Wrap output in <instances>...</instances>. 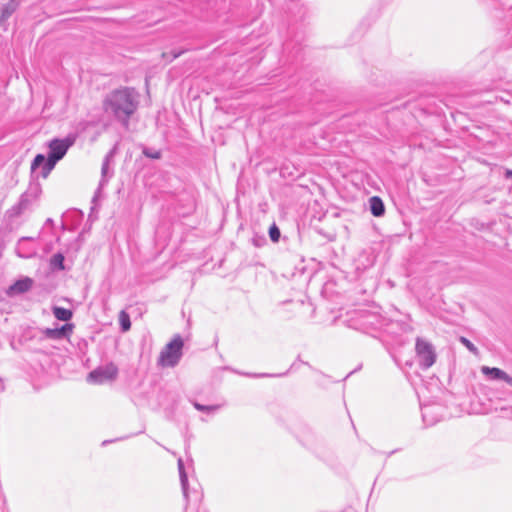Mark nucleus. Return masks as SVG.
Listing matches in <instances>:
<instances>
[{"label": "nucleus", "instance_id": "f257e3e1", "mask_svg": "<svg viewBox=\"0 0 512 512\" xmlns=\"http://www.w3.org/2000/svg\"><path fill=\"white\" fill-rule=\"evenodd\" d=\"M104 109L127 127L130 116L138 107V94L134 89L123 88L109 93L104 100Z\"/></svg>", "mask_w": 512, "mask_h": 512}, {"label": "nucleus", "instance_id": "f03ea898", "mask_svg": "<svg viewBox=\"0 0 512 512\" xmlns=\"http://www.w3.org/2000/svg\"><path fill=\"white\" fill-rule=\"evenodd\" d=\"M76 137L68 135L63 139L54 138L48 143V155L37 154L31 164V170L36 171L41 168V176L46 178L54 169L56 163L67 153L68 149L75 143Z\"/></svg>", "mask_w": 512, "mask_h": 512}, {"label": "nucleus", "instance_id": "7ed1b4c3", "mask_svg": "<svg viewBox=\"0 0 512 512\" xmlns=\"http://www.w3.org/2000/svg\"><path fill=\"white\" fill-rule=\"evenodd\" d=\"M183 340L180 335L174 338L161 350L158 364L163 367L176 366L182 357Z\"/></svg>", "mask_w": 512, "mask_h": 512}, {"label": "nucleus", "instance_id": "20e7f679", "mask_svg": "<svg viewBox=\"0 0 512 512\" xmlns=\"http://www.w3.org/2000/svg\"><path fill=\"white\" fill-rule=\"evenodd\" d=\"M416 356L422 369L430 368L436 361L434 346L427 340L417 337L415 343Z\"/></svg>", "mask_w": 512, "mask_h": 512}, {"label": "nucleus", "instance_id": "39448f33", "mask_svg": "<svg viewBox=\"0 0 512 512\" xmlns=\"http://www.w3.org/2000/svg\"><path fill=\"white\" fill-rule=\"evenodd\" d=\"M117 375V366L114 363H108L92 370L87 376V381L91 384H104L115 380Z\"/></svg>", "mask_w": 512, "mask_h": 512}, {"label": "nucleus", "instance_id": "423d86ee", "mask_svg": "<svg viewBox=\"0 0 512 512\" xmlns=\"http://www.w3.org/2000/svg\"><path fill=\"white\" fill-rule=\"evenodd\" d=\"M74 329V325L71 323H67L61 327L56 328H45L42 330V334L52 340H60L64 338H68Z\"/></svg>", "mask_w": 512, "mask_h": 512}, {"label": "nucleus", "instance_id": "0eeeda50", "mask_svg": "<svg viewBox=\"0 0 512 512\" xmlns=\"http://www.w3.org/2000/svg\"><path fill=\"white\" fill-rule=\"evenodd\" d=\"M31 238L23 237L21 238L15 248V252L17 256L21 258H30L36 254V249L30 245Z\"/></svg>", "mask_w": 512, "mask_h": 512}, {"label": "nucleus", "instance_id": "6e6552de", "mask_svg": "<svg viewBox=\"0 0 512 512\" xmlns=\"http://www.w3.org/2000/svg\"><path fill=\"white\" fill-rule=\"evenodd\" d=\"M33 286V280L29 277H25L17 280L14 284H12L8 290L7 294L9 296H14L18 294H23L28 292Z\"/></svg>", "mask_w": 512, "mask_h": 512}, {"label": "nucleus", "instance_id": "1a4fd4ad", "mask_svg": "<svg viewBox=\"0 0 512 512\" xmlns=\"http://www.w3.org/2000/svg\"><path fill=\"white\" fill-rule=\"evenodd\" d=\"M440 410L438 405H424L422 407V418L423 421L427 425H433L439 420V414L437 413Z\"/></svg>", "mask_w": 512, "mask_h": 512}, {"label": "nucleus", "instance_id": "9d476101", "mask_svg": "<svg viewBox=\"0 0 512 512\" xmlns=\"http://www.w3.org/2000/svg\"><path fill=\"white\" fill-rule=\"evenodd\" d=\"M177 465H178V471H179V477H180L183 495H184L185 499L188 500V477L185 472L184 463H183L182 458L178 459Z\"/></svg>", "mask_w": 512, "mask_h": 512}, {"label": "nucleus", "instance_id": "9b49d317", "mask_svg": "<svg viewBox=\"0 0 512 512\" xmlns=\"http://www.w3.org/2000/svg\"><path fill=\"white\" fill-rule=\"evenodd\" d=\"M370 210H371V213L375 217L382 216L384 214V212H385V207H384L383 201L379 197H377V196L371 197V199H370Z\"/></svg>", "mask_w": 512, "mask_h": 512}, {"label": "nucleus", "instance_id": "f8f14e48", "mask_svg": "<svg viewBox=\"0 0 512 512\" xmlns=\"http://www.w3.org/2000/svg\"><path fill=\"white\" fill-rule=\"evenodd\" d=\"M481 371L483 374L489 376L491 379L494 380H504V377H506V372L496 367L490 368L487 366H483L481 368Z\"/></svg>", "mask_w": 512, "mask_h": 512}, {"label": "nucleus", "instance_id": "ddd939ff", "mask_svg": "<svg viewBox=\"0 0 512 512\" xmlns=\"http://www.w3.org/2000/svg\"><path fill=\"white\" fill-rule=\"evenodd\" d=\"M52 311H53L54 317L60 321H69L73 316V313L71 310L63 308V307L55 306V307H53Z\"/></svg>", "mask_w": 512, "mask_h": 512}, {"label": "nucleus", "instance_id": "4468645a", "mask_svg": "<svg viewBox=\"0 0 512 512\" xmlns=\"http://www.w3.org/2000/svg\"><path fill=\"white\" fill-rule=\"evenodd\" d=\"M53 270H64V256L61 253L54 254L50 259Z\"/></svg>", "mask_w": 512, "mask_h": 512}, {"label": "nucleus", "instance_id": "2eb2a0df", "mask_svg": "<svg viewBox=\"0 0 512 512\" xmlns=\"http://www.w3.org/2000/svg\"><path fill=\"white\" fill-rule=\"evenodd\" d=\"M113 155H114V150H111L104 158V161L102 163V167H101V174H102V180H101V184H103L104 182H106L105 180V177L107 175V171H108V166L110 164V161L112 160L113 158Z\"/></svg>", "mask_w": 512, "mask_h": 512}, {"label": "nucleus", "instance_id": "dca6fc26", "mask_svg": "<svg viewBox=\"0 0 512 512\" xmlns=\"http://www.w3.org/2000/svg\"><path fill=\"white\" fill-rule=\"evenodd\" d=\"M193 406L198 411L206 412V413H212V412H215V411H217V410H219L221 408V405H202V404H200L198 402H194Z\"/></svg>", "mask_w": 512, "mask_h": 512}, {"label": "nucleus", "instance_id": "f3484780", "mask_svg": "<svg viewBox=\"0 0 512 512\" xmlns=\"http://www.w3.org/2000/svg\"><path fill=\"white\" fill-rule=\"evenodd\" d=\"M119 320L122 331H128L131 327L129 315L125 311H121L119 315Z\"/></svg>", "mask_w": 512, "mask_h": 512}, {"label": "nucleus", "instance_id": "a211bd4d", "mask_svg": "<svg viewBox=\"0 0 512 512\" xmlns=\"http://www.w3.org/2000/svg\"><path fill=\"white\" fill-rule=\"evenodd\" d=\"M269 236L271 238V240L273 242H277L280 238V230L279 228L273 224L270 228H269Z\"/></svg>", "mask_w": 512, "mask_h": 512}, {"label": "nucleus", "instance_id": "6ab92c4d", "mask_svg": "<svg viewBox=\"0 0 512 512\" xmlns=\"http://www.w3.org/2000/svg\"><path fill=\"white\" fill-rule=\"evenodd\" d=\"M460 341L470 352L475 353V354L477 353L476 346L470 340H468L465 337H461Z\"/></svg>", "mask_w": 512, "mask_h": 512}, {"label": "nucleus", "instance_id": "aec40b11", "mask_svg": "<svg viewBox=\"0 0 512 512\" xmlns=\"http://www.w3.org/2000/svg\"><path fill=\"white\" fill-rule=\"evenodd\" d=\"M247 376H251V377H280V376H283L284 374H246Z\"/></svg>", "mask_w": 512, "mask_h": 512}, {"label": "nucleus", "instance_id": "412c9836", "mask_svg": "<svg viewBox=\"0 0 512 512\" xmlns=\"http://www.w3.org/2000/svg\"><path fill=\"white\" fill-rule=\"evenodd\" d=\"M183 53H184V50H179V51H175V50H173V51L171 52V58H170V60H173V59L178 58V57H179L180 55H182Z\"/></svg>", "mask_w": 512, "mask_h": 512}, {"label": "nucleus", "instance_id": "4be33fe9", "mask_svg": "<svg viewBox=\"0 0 512 512\" xmlns=\"http://www.w3.org/2000/svg\"><path fill=\"white\" fill-rule=\"evenodd\" d=\"M144 154H145L146 156H148V157H150V158H154V159H157V158H159V157H160V154H159L158 152H156L155 154H154V153L149 154V153H147V152L145 151V152H144Z\"/></svg>", "mask_w": 512, "mask_h": 512}, {"label": "nucleus", "instance_id": "5701e85b", "mask_svg": "<svg viewBox=\"0 0 512 512\" xmlns=\"http://www.w3.org/2000/svg\"><path fill=\"white\" fill-rule=\"evenodd\" d=\"M506 383H508L509 385L512 386V377H510L507 373H506V377H504V380Z\"/></svg>", "mask_w": 512, "mask_h": 512}, {"label": "nucleus", "instance_id": "b1692460", "mask_svg": "<svg viewBox=\"0 0 512 512\" xmlns=\"http://www.w3.org/2000/svg\"><path fill=\"white\" fill-rule=\"evenodd\" d=\"M505 175L507 178H512V170H506Z\"/></svg>", "mask_w": 512, "mask_h": 512}, {"label": "nucleus", "instance_id": "393cba45", "mask_svg": "<svg viewBox=\"0 0 512 512\" xmlns=\"http://www.w3.org/2000/svg\"><path fill=\"white\" fill-rule=\"evenodd\" d=\"M8 15H9V13H8L6 10H4V11H3V14H2V17H3V18H5V17H7Z\"/></svg>", "mask_w": 512, "mask_h": 512}, {"label": "nucleus", "instance_id": "a878e982", "mask_svg": "<svg viewBox=\"0 0 512 512\" xmlns=\"http://www.w3.org/2000/svg\"><path fill=\"white\" fill-rule=\"evenodd\" d=\"M23 206H24V201H23V200H21V202H20V204H19V207L21 208V207H23Z\"/></svg>", "mask_w": 512, "mask_h": 512}]
</instances>
